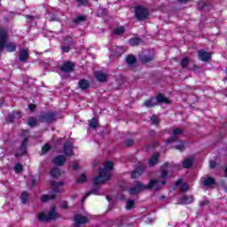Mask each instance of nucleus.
Instances as JSON below:
<instances>
[{
    "label": "nucleus",
    "instance_id": "1",
    "mask_svg": "<svg viewBox=\"0 0 227 227\" xmlns=\"http://www.w3.org/2000/svg\"><path fill=\"white\" fill-rule=\"evenodd\" d=\"M111 171H113V162L106 161L104 168H99L98 176L92 179V184H94V185L105 184V182H107V180L111 178Z\"/></svg>",
    "mask_w": 227,
    "mask_h": 227
},
{
    "label": "nucleus",
    "instance_id": "2",
    "mask_svg": "<svg viewBox=\"0 0 227 227\" xmlns=\"http://www.w3.org/2000/svg\"><path fill=\"white\" fill-rule=\"evenodd\" d=\"M8 42V34L6 33V29L0 28V52H2L4 47L7 50V52H15L17 51V46L13 43Z\"/></svg>",
    "mask_w": 227,
    "mask_h": 227
},
{
    "label": "nucleus",
    "instance_id": "3",
    "mask_svg": "<svg viewBox=\"0 0 227 227\" xmlns=\"http://www.w3.org/2000/svg\"><path fill=\"white\" fill-rule=\"evenodd\" d=\"M52 192L51 194H44L41 197V201L45 203V201H49L50 200H56V194L61 192L60 187H63V182H56L51 181V183Z\"/></svg>",
    "mask_w": 227,
    "mask_h": 227
},
{
    "label": "nucleus",
    "instance_id": "4",
    "mask_svg": "<svg viewBox=\"0 0 227 227\" xmlns=\"http://www.w3.org/2000/svg\"><path fill=\"white\" fill-rule=\"evenodd\" d=\"M176 167L171 163H165L161 167L160 178L162 180H167V178H171L173 176V173H175V169Z\"/></svg>",
    "mask_w": 227,
    "mask_h": 227
},
{
    "label": "nucleus",
    "instance_id": "5",
    "mask_svg": "<svg viewBox=\"0 0 227 227\" xmlns=\"http://www.w3.org/2000/svg\"><path fill=\"white\" fill-rule=\"evenodd\" d=\"M28 136H29V130L25 129L21 133V137H24L23 141L21 142V146L15 153V157H22V155H25L26 153V147L27 146V140H28Z\"/></svg>",
    "mask_w": 227,
    "mask_h": 227
},
{
    "label": "nucleus",
    "instance_id": "6",
    "mask_svg": "<svg viewBox=\"0 0 227 227\" xmlns=\"http://www.w3.org/2000/svg\"><path fill=\"white\" fill-rule=\"evenodd\" d=\"M157 102L169 104V99H168V98L164 97L162 94H160L157 96L156 98H152L149 100L145 101L144 103V106L145 107H154Z\"/></svg>",
    "mask_w": 227,
    "mask_h": 227
},
{
    "label": "nucleus",
    "instance_id": "7",
    "mask_svg": "<svg viewBox=\"0 0 227 227\" xmlns=\"http://www.w3.org/2000/svg\"><path fill=\"white\" fill-rule=\"evenodd\" d=\"M58 217H59V215L56 213V209L54 207L51 208L48 215L39 213L37 215V218L41 223H47V221H52L54 219H58Z\"/></svg>",
    "mask_w": 227,
    "mask_h": 227
},
{
    "label": "nucleus",
    "instance_id": "8",
    "mask_svg": "<svg viewBox=\"0 0 227 227\" xmlns=\"http://www.w3.org/2000/svg\"><path fill=\"white\" fill-rule=\"evenodd\" d=\"M146 189V185L143 184V183H141L140 181H137L134 184V185L131 188H129V193L131 196H136L139 194V192H142V191H145Z\"/></svg>",
    "mask_w": 227,
    "mask_h": 227
},
{
    "label": "nucleus",
    "instance_id": "9",
    "mask_svg": "<svg viewBox=\"0 0 227 227\" xmlns=\"http://www.w3.org/2000/svg\"><path fill=\"white\" fill-rule=\"evenodd\" d=\"M148 15H149L148 9L141 6L135 7V17L138 20H145V19H146Z\"/></svg>",
    "mask_w": 227,
    "mask_h": 227
},
{
    "label": "nucleus",
    "instance_id": "10",
    "mask_svg": "<svg viewBox=\"0 0 227 227\" xmlns=\"http://www.w3.org/2000/svg\"><path fill=\"white\" fill-rule=\"evenodd\" d=\"M39 120L42 123H52V121H56V114L52 112L42 114Z\"/></svg>",
    "mask_w": 227,
    "mask_h": 227
},
{
    "label": "nucleus",
    "instance_id": "11",
    "mask_svg": "<svg viewBox=\"0 0 227 227\" xmlns=\"http://www.w3.org/2000/svg\"><path fill=\"white\" fill-rule=\"evenodd\" d=\"M162 185H166V180L159 181L157 179H153L150 181L149 185H146V188L154 189V191H160Z\"/></svg>",
    "mask_w": 227,
    "mask_h": 227
},
{
    "label": "nucleus",
    "instance_id": "12",
    "mask_svg": "<svg viewBox=\"0 0 227 227\" xmlns=\"http://www.w3.org/2000/svg\"><path fill=\"white\" fill-rule=\"evenodd\" d=\"M88 223V217L82 215H74V226L79 227L81 224H86Z\"/></svg>",
    "mask_w": 227,
    "mask_h": 227
},
{
    "label": "nucleus",
    "instance_id": "13",
    "mask_svg": "<svg viewBox=\"0 0 227 227\" xmlns=\"http://www.w3.org/2000/svg\"><path fill=\"white\" fill-rule=\"evenodd\" d=\"M184 134V130L180 128H176L173 131V136L167 140V145H169L171 143H175V141L178 140V137L176 136Z\"/></svg>",
    "mask_w": 227,
    "mask_h": 227
},
{
    "label": "nucleus",
    "instance_id": "14",
    "mask_svg": "<svg viewBox=\"0 0 227 227\" xmlns=\"http://www.w3.org/2000/svg\"><path fill=\"white\" fill-rule=\"evenodd\" d=\"M198 59L200 61H208V59H210V58H212V55L210 54V52L200 50L198 51Z\"/></svg>",
    "mask_w": 227,
    "mask_h": 227
},
{
    "label": "nucleus",
    "instance_id": "15",
    "mask_svg": "<svg viewBox=\"0 0 227 227\" xmlns=\"http://www.w3.org/2000/svg\"><path fill=\"white\" fill-rule=\"evenodd\" d=\"M194 202V197L192 195H184L179 199V205H191Z\"/></svg>",
    "mask_w": 227,
    "mask_h": 227
},
{
    "label": "nucleus",
    "instance_id": "16",
    "mask_svg": "<svg viewBox=\"0 0 227 227\" xmlns=\"http://www.w3.org/2000/svg\"><path fill=\"white\" fill-rule=\"evenodd\" d=\"M73 152H74V145H72V143H70V142H66L64 144L65 155L70 156V155H72Z\"/></svg>",
    "mask_w": 227,
    "mask_h": 227
},
{
    "label": "nucleus",
    "instance_id": "17",
    "mask_svg": "<svg viewBox=\"0 0 227 227\" xmlns=\"http://www.w3.org/2000/svg\"><path fill=\"white\" fill-rule=\"evenodd\" d=\"M59 69L61 70V72H72L74 70V63L67 61L65 62L60 67Z\"/></svg>",
    "mask_w": 227,
    "mask_h": 227
},
{
    "label": "nucleus",
    "instance_id": "18",
    "mask_svg": "<svg viewBox=\"0 0 227 227\" xmlns=\"http://www.w3.org/2000/svg\"><path fill=\"white\" fill-rule=\"evenodd\" d=\"M65 162H67V157H65V155H59L53 159V163H55L56 166H63Z\"/></svg>",
    "mask_w": 227,
    "mask_h": 227
},
{
    "label": "nucleus",
    "instance_id": "19",
    "mask_svg": "<svg viewBox=\"0 0 227 227\" xmlns=\"http://www.w3.org/2000/svg\"><path fill=\"white\" fill-rule=\"evenodd\" d=\"M27 58H29V52L27 51V50H20V61H21V63H26L27 61Z\"/></svg>",
    "mask_w": 227,
    "mask_h": 227
},
{
    "label": "nucleus",
    "instance_id": "20",
    "mask_svg": "<svg viewBox=\"0 0 227 227\" xmlns=\"http://www.w3.org/2000/svg\"><path fill=\"white\" fill-rule=\"evenodd\" d=\"M145 173V168L138 167L131 173V178H137V176H141Z\"/></svg>",
    "mask_w": 227,
    "mask_h": 227
},
{
    "label": "nucleus",
    "instance_id": "21",
    "mask_svg": "<svg viewBox=\"0 0 227 227\" xmlns=\"http://www.w3.org/2000/svg\"><path fill=\"white\" fill-rule=\"evenodd\" d=\"M95 77H96L97 81H98L99 82H106V79H107V74H106L102 72H97V73H95Z\"/></svg>",
    "mask_w": 227,
    "mask_h": 227
},
{
    "label": "nucleus",
    "instance_id": "22",
    "mask_svg": "<svg viewBox=\"0 0 227 227\" xmlns=\"http://www.w3.org/2000/svg\"><path fill=\"white\" fill-rule=\"evenodd\" d=\"M78 86L81 90H88L90 88V82L88 80H81L78 83Z\"/></svg>",
    "mask_w": 227,
    "mask_h": 227
},
{
    "label": "nucleus",
    "instance_id": "23",
    "mask_svg": "<svg viewBox=\"0 0 227 227\" xmlns=\"http://www.w3.org/2000/svg\"><path fill=\"white\" fill-rule=\"evenodd\" d=\"M51 175L53 178H59L61 175V170H59V168L58 167H54L51 170Z\"/></svg>",
    "mask_w": 227,
    "mask_h": 227
},
{
    "label": "nucleus",
    "instance_id": "24",
    "mask_svg": "<svg viewBox=\"0 0 227 227\" xmlns=\"http://www.w3.org/2000/svg\"><path fill=\"white\" fill-rule=\"evenodd\" d=\"M91 194H95L96 196H98V190L94 189V190H91L90 192H87L85 194V196L82 199V203H84V201H86L87 198H89V196H91Z\"/></svg>",
    "mask_w": 227,
    "mask_h": 227
},
{
    "label": "nucleus",
    "instance_id": "25",
    "mask_svg": "<svg viewBox=\"0 0 227 227\" xmlns=\"http://www.w3.org/2000/svg\"><path fill=\"white\" fill-rule=\"evenodd\" d=\"M22 118V114L20 111L14 112L11 116V122L13 123L15 120H20Z\"/></svg>",
    "mask_w": 227,
    "mask_h": 227
},
{
    "label": "nucleus",
    "instance_id": "26",
    "mask_svg": "<svg viewBox=\"0 0 227 227\" xmlns=\"http://www.w3.org/2000/svg\"><path fill=\"white\" fill-rule=\"evenodd\" d=\"M159 161V153H156L152 156L151 159H149V166H155L157 162Z\"/></svg>",
    "mask_w": 227,
    "mask_h": 227
},
{
    "label": "nucleus",
    "instance_id": "27",
    "mask_svg": "<svg viewBox=\"0 0 227 227\" xmlns=\"http://www.w3.org/2000/svg\"><path fill=\"white\" fill-rule=\"evenodd\" d=\"M192 158H187L183 161V168H184L185 169H189V168H191V166H192Z\"/></svg>",
    "mask_w": 227,
    "mask_h": 227
},
{
    "label": "nucleus",
    "instance_id": "28",
    "mask_svg": "<svg viewBox=\"0 0 227 227\" xmlns=\"http://www.w3.org/2000/svg\"><path fill=\"white\" fill-rule=\"evenodd\" d=\"M203 184L205 187H210V185H214V184H215V180L212 177H207L204 179Z\"/></svg>",
    "mask_w": 227,
    "mask_h": 227
},
{
    "label": "nucleus",
    "instance_id": "29",
    "mask_svg": "<svg viewBox=\"0 0 227 227\" xmlns=\"http://www.w3.org/2000/svg\"><path fill=\"white\" fill-rule=\"evenodd\" d=\"M142 63H150V61H153V55H145L141 57Z\"/></svg>",
    "mask_w": 227,
    "mask_h": 227
},
{
    "label": "nucleus",
    "instance_id": "30",
    "mask_svg": "<svg viewBox=\"0 0 227 227\" xmlns=\"http://www.w3.org/2000/svg\"><path fill=\"white\" fill-rule=\"evenodd\" d=\"M89 125L90 127V129H97V127H98V120L97 118H92L90 121H89Z\"/></svg>",
    "mask_w": 227,
    "mask_h": 227
},
{
    "label": "nucleus",
    "instance_id": "31",
    "mask_svg": "<svg viewBox=\"0 0 227 227\" xmlns=\"http://www.w3.org/2000/svg\"><path fill=\"white\" fill-rule=\"evenodd\" d=\"M139 43H141V38L139 37H133L129 39V45L136 46L139 45Z\"/></svg>",
    "mask_w": 227,
    "mask_h": 227
},
{
    "label": "nucleus",
    "instance_id": "32",
    "mask_svg": "<svg viewBox=\"0 0 227 227\" xmlns=\"http://www.w3.org/2000/svg\"><path fill=\"white\" fill-rule=\"evenodd\" d=\"M136 61V57L132 55H129L126 57V63H128V65H135Z\"/></svg>",
    "mask_w": 227,
    "mask_h": 227
},
{
    "label": "nucleus",
    "instance_id": "33",
    "mask_svg": "<svg viewBox=\"0 0 227 227\" xmlns=\"http://www.w3.org/2000/svg\"><path fill=\"white\" fill-rule=\"evenodd\" d=\"M37 123H38V121L36 120V118L35 117L28 118L27 125H29V127H36Z\"/></svg>",
    "mask_w": 227,
    "mask_h": 227
},
{
    "label": "nucleus",
    "instance_id": "34",
    "mask_svg": "<svg viewBox=\"0 0 227 227\" xmlns=\"http://www.w3.org/2000/svg\"><path fill=\"white\" fill-rule=\"evenodd\" d=\"M125 52V47L118 46L115 48V56H121Z\"/></svg>",
    "mask_w": 227,
    "mask_h": 227
},
{
    "label": "nucleus",
    "instance_id": "35",
    "mask_svg": "<svg viewBox=\"0 0 227 227\" xmlns=\"http://www.w3.org/2000/svg\"><path fill=\"white\" fill-rule=\"evenodd\" d=\"M125 33V27H118L114 30V35H123Z\"/></svg>",
    "mask_w": 227,
    "mask_h": 227
},
{
    "label": "nucleus",
    "instance_id": "36",
    "mask_svg": "<svg viewBox=\"0 0 227 227\" xmlns=\"http://www.w3.org/2000/svg\"><path fill=\"white\" fill-rule=\"evenodd\" d=\"M28 194L27 192H23L20 195L21 203L26 204L27 201Z\"/></svg>",
    "mask_w": 227,
    "mask_h": 227
},
{
    "label": "nucleus",
    "instance_id": "37",
    "mask_svg": "<svg viewBox=\"0 0 227 227\" xmlns=\"http://www.w3.org/2000/svg\"><path fill=\"white\" fill-rule=\"evenodd\" d=\"M134 205H135L134 200H128L126 202V209L127 210H132V208H134Z\"/></svg>",
    "mask_w": 227,
    "mask_h": 227
},
{
    "label": "nucleus",
    "instance_id": "38",
    "mask_svg": "<svg viewBox=\"0 0 227 227\" xmlns=\"http://www.w3.org/2000/svg\"><path fill=\"white\" fill-rule=\"evenodd\" d=\"M187 65H189V58L185 57L181 60V67L187 68Z\"/></svg>",
    "mask_w": 227,
    "mask_h": 227
},
{
    "label": "nucleus",
    "instance_id": "39",
    "mask_svg": "<svg viewBox=\"0 0 227 227\" xmlns=\"http://www.w3.org/2000/svg\"><path fill=\"white\" fill-rule=\"evenodd\" d=\"M22 165L20 163H16L14 166V171L15 173H22Z\"/></svg>",
    "mask_w": 227,
    "mask_h": 227
},
{
    "label": "nucleus",
    "instance_id": "40",
    "mask_svg": "<svg viewBox=\"0 0 227 227\" xmlns=\"http://www.w3.org/2000/svg\"><path fill=\"white\" fill-rule=\"evenodd\" d=\"M49 17H50V20H51L52 22H58V20H59V18L56 14H52L49 12Z\"/></svg>",
    "mask_w": 227,
    "mask_h": 227
},
{
    "label": "nucleus",
    "instance_id": "41",
    "mask_svg": "<svg viewBox=\"0 0 227 227\" xmlns=\"http://www.w3.org/2000/svg\"><path fill=\"white\" fill-rule=\"evenodd\" d=\"M180 191L181 192H187L189 191V185L187 184V183H184L181 185Z\"/></svg>",
    "mask_w": 227,
    "mask_h": 227
},
{
    "label": "nucleus",
    "instance_id": "42",
    "mask_svg": "<svg viewBox=\"0 0 227 227\" xmlns=\"http://www.w3.org/2000/svg\"><path fill=\"white\" fill-rule=\"evenodd\" d=\"M151 121H152L153 125H159V117H157V115L152 116Z\"/></svg>",
    "mask_w": 227,
    "mask_h": 227
},
{
    "label": "nucleus",
    "instance_id": "43",
    "mask_svg": "<svg viewBox=\"0 0 227 227\" xmlns=\"http://www.w3.org/2000/svg\"><path fill=\"white\" fill-rule=\"evenodd\" d=\"M73 42H74V39H72V36H67L64 40V43H66L67 45H72Z\"/></svg>",
    "mask_w": 227,
    "mask_h": 227
},
{
    "label": "nucleus",
    "instance_id": "44",
    "mask_svg": "<svg viewBox=\"0 0 227 227\" xmlns=\"http://www.w3.org/2000/svg\"><path fill=\"white\" fill-rule=\"evenodd\" d=\"M51 150V145L49 144L44 145L42 148L43 153H47Z\"/></svg>",
    "mask_w": 227,
    "mask_h": 227
},
{
    "label": "nucleus",
    "instance_id": "45",
    "mask_svg": "<svg viewBox=\"0 0 227 227\" xmlns=\"http://www.w3.org/2000/svg\"><path fill=\"white\" fill-rule=\"evenodd\" d=\"M77 182L78 184H83V182H86V176L84 174H82L78 178Z\"/></svg>",
    "mask_w": 227,
    "mask_h": 227
},
{
    "label": "nucleus",
    "instance_id": "46",
    "mask_svg": "<svg viewBox=\"0 0 227 227\" xmlns=\"http://www.w3.org/2000/svg\"><path fill=\"white\" fill-rule=\"evenodd\" d=\"M74 22L75 24H78V22H84V17L83 16H78L74 20Z\"/></svg>",
    "mask_w": 227,
    "mask_h": 227
},
{
    "label": "nucleus",
    "instance_id": "47",
    "mask_svg": "<svg viewBox=\"0 0 227 227\" xmlns=\"http://www.w3.org/2000/svg\"><path fill=\"white\" fill-rule=\"evenodd\" d=\"M176 150H179V152H184L185 146L184 145V143H180L176 146Z\"/></svg>",
    "mask_w": 227,
    "mask_h": 227
},
{
    "label": "nucleus",
    "instance_id": "48",
    "mask_svg": "<svg viewBox=\"0 0 227 227\" xmlns=\"http://www.w3.org/2000/svg\"><path fill=\"white\" fill-rule=\"evenodd\" d=\"M125 146H132L134 145V140L132 139H128L124 142Z\"/></svg>",
    "mask_w": 227,
    "mask_h": 227
},
{
    "label": "nucleus",
    "instance_id": "49",
    "mask_svg": "<svg viewBox=\"0 0 227 227\" xmlns=\"http://www.w3.org/2000/svg\"><path fill=\"white\" fill-rule=\"evenodd\" d=\"M80 5L88 4V0H75Z\"/></svg>",
    "mask_w": 227,
    "mask_h": 227
},
{
    "label": "nucleus",
    "instance_id": "50",
    "mask_svg": "<svg viewBox=\"0 0 227 227\" xmlns=\"http://www.w3.org/2000/svg\"><path fill=\"white\" fill-rule=\"evenodd\" d=\"M216 165L217 163L215 162V160H211L209 162V168H211V169H214V168H215Z\"/></svg>",
    "mask_w": 227,
    "mask_h": 227
},
{
    "label": "nucleus",
    "instance_id": "51",
    "mask_svg": "<svg viewBox=\"0 0 227 227\" xmlns=\"http://www.w3.org/2000/svg\"><path fill=\"white\" fill-rule=\"evenodd\" d=\"M63 52H70V46H64L62 47Z\"/></svg>",
    "mask_w": 227,
    "mask_h": 227
},
{
    "label": "nucleus",
    "instance_id": "52",
    "mask_svg": "<svg viewBox=\"0 0 227 227\" xmlns=\"http://www.w3.org/2000/svg\"><path fill=\"white\" fill-rule=\"evenodd\" d=\"M28 108L30 109V111H35V109H36V106L31 104V105H28Z\"/></svg>",
    "mask_w": 227,
    "mask_h": 227
},
{
    "label": "nucleus",
    "instance_id": "53",
    "mask_svg": "<svg viewBox=\"0 0 227 227\" xmlns=\"http://www.w3.org/2000/svg\"><path fill=\"white\" fill-rule=\"evenodd\" d=\"M62 208H68V202L65 201L61 204Z\"/></svg>",
    "mask_w": 227,
    "mask_h": 227
},
{
    "label": "nucleus",
    "instance_id": "54",
    "mask_svg": "<svg viewBox=\"0 0 227 227\" xmlns=\"http://www.w3.org/2000/svg\"><path fill=\"white\" fill-rule=\"evenodd\" d=\"M73 169L77 170L79 169V165L77 163L73 164L72 166Z\"/></svg>",
    "mask_w": 227,
    "mask_h": 227
},
{
    "label": "nucleus",
    "instance_id": "55",
    "mask_svg": "<svg viewBox=\"0 0 227 227\" xmlns=\"http://www.w3.org/2000/svg\"><path fill=\"white\" fill-rule=\"evenodd\" d=\"M180 184H182V179L177 180V182L176 183V187H178Z\"/></svg>",
    "mask_w": 227,
    "mask_h": 227
},
{
    "label": "nucleus",
    "instance_id": "56",
    "mask_svg": "<svg viewBox=\"0 0 227 227\" xmlns=\"http://www.w3.org/2000/svg\"><path fill=\"white\" fill-rule=\"evenodd\" d=\"M208 204V201H203V202H201L200 203V205L203 207V206H205V205H207Z\"/></svg>",
    "mask_w": 227,
    "mask_h": 227
},
{
    "label": "nucleus",
    "instance_id": "57",
    "mask_svg": "<svg viewBox=\"0 0 227 227\" xmlns=\"http://www.w3.org/2000/svg\"><path fill=\"white\" fill-rule=\"evenodd\" d=\"M179 3H187L189 0H177Z\"/></svg>",
    "mask_w": 227,
    "mask_h": 227
},
{
    "label": "nucleus",
    "instance_id": "58",
    "mask_svg": "<svg viewBox=\"0 0 227 227\" xmlns=\"http://www.w3.org/2000/svg\"><path fill=\"white\" fill-rule=\"evenodd\" d=\"M75 198H77V194L74 193L72 195V200H75Z\"/></svg>",
    "mask_w": 227,
    "mask_h": 227
},
{
    "label": "nucleus",
    "instance_id": "59",
    "mask_svg": "<svg viewBox=\"0 0 227 227\" xmlns=\"http://www.w3.org/2000/svg\"><path fill=\"white\" fill-rule=\"evenodd\" d=\"M106 200H107L108 201H111V198H110L109 196L106 197Z\"/></svg>",
    "mask_w": 227,
    "mask_h": 227
},
{
    "label": "nucleus",
    "instance_id": "60",
    "mask_svg": "<svg viewBox=\"0 0 227 227\" xmlns=\"http://www.w3.org/2000/svg\"><path fill=\"white\" fill-rule=\"evenodd\" d=\"M166 199V196H161L160 197V200H165Z\"/></svg>",
    "mask_w": 227,
    "mask_h": 227
},
{
    "label": "nucleus",
    "instance_id": "61",
    "mask_svg": "<svg viewBox=\"0 0 227 227\" xmlns=\"http://www.w3.org/2000/svg\"><path fill=\"white\" fill-rule=\"evenodd\" d=\"M27 18H28V19H33V16H27Z\"/></svg>",
    "mask_w": 227,
    "mask_h": 227
}]
</instances>
